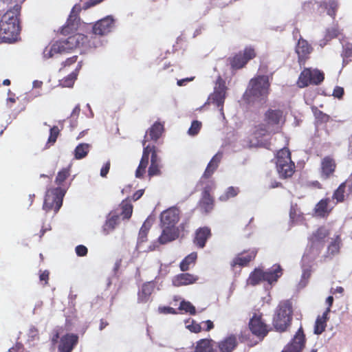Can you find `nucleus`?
<instances>
[{
	"label": "nucleus",
	"mask_w": 352,
	"mask_h": 352,
	"mask_svg": "<svg viewBox=\"0 0 352 352\" xmlns=\"http://www.w3.org/2000/svg\"><path fill=\"white\" fill-rule=\"evenodd\" d=\"M179 219V212L173 207L161 214V223L163 228L162 235L159 238L160 243H166L175 240L178 236V228L176 227Z\"/></svg>",
	"instance_id": "nucleus-5"
},
{
	"label": "nucleus",
	"mask_w": 352,
	"mask_h": 352,
	"mask_svg": "<svg viewBox=\"0 0 352 352\" xmlns=\"http://www.w3.org/2000/svg\"><path fill=\"white\" fill-rule=\"evenodd\" d=\"M114 20L111 16H107L98 21L93 27V32L96 35H105L109 33L113 28Z\"/></svg>",
	"instance_id": "nucleus-15"
},
{
	"label": "nucleus",
	"mask_w": 352,
	"mask_h": 352,
	"mask_svg": "<svg viewBox=\"0 0 352 352\" xmlns=\"http://www.w3.org/2000/svg\"><path fill=\"white\" fill-rule=\"evenodd\" d=\"M80 105L78 104L73 109L71 116H78V114L80 113Z\"/></svg>",
	"instance_id": "nucleus-60"
},
{
	"label": "nucleus",
	"mask_w": 352,
	"mask_h": 352,
	"mask_svg": "<svg viewBox=\"0 0 352 352\" xmlns=\"http://www.w3.org/2000/svg\"><path fill=\"white\" fill-rule=\"evenodd\" d=\"M194 352H218L217 344L214 342L204 339L199 341L197 344Z\"/></svg>",
	"instance_id": "nucleus-21"
},
{
	"label": "nucleus",
	"mask_w": 352,
	"mask_h": 352,
	"mask_svg": "<svg viewBox=\"0 0 352 352\" xmlns=\"http://www.w3.org/2000/svg\"><path fill=\"white\" fill-rule=\"evenodd\" d=\"M160 159L157 157L155 150L153 151L151 155V163H160Z\"/></svg>",
	"instance_id": "nucleus-57"
},
{
	"label": "nucleus",
	"mask_w": 352,
	"mask_h": 352,
	"mask_svg": "<svg viewBox=\"0 0 352 352\" xmlns=\"http://www.w3.org/2000/svg\"><path fill=\"white\" fill-rule=\"evenodd\" d=\"M197 258V254L193 252L187 256L181 263L180 267L182 271H186L189 268V265L192 263Z\"/></svg>",
	"instance_id": "nucleus-37"
},
{
	"label": "nucleus",
	"mask_w": 352,
	"mask_h": 352,
	"mask_svg": "<svg viewBox=\"0 0 352 352\" xmlns=\"http://www.w3.org/2000/svg\"><path fill=\"white\" fill-rule=\"evenodd\" d=\"M78 342V337L74 334H67L61 338L58 345V352H72Z\"/></svg>",
	"instance_id": "nucleus-17"
},
{
	"label": "nucleus",
	"mask_w": 352,
	"mask_h": 352,
	"mask_svg": "<svg viewBox=\"0 0 352 352\" xmlns=\"http://www.w3.org/2000/svg\"><path fill=\"white\" fill-rule=\"evenodd\" d=\"M210 230L207 227L200 228L195 232L194 243L200 248H203L207 240L210 237Z\"/></svg>",
	"instance_id": "nucleus-19"
},
{
	"label": "nucleus",
	"mask_w": 352,
	"mask_h": 352,
	"mask_svg": "<svg viewBox=\"0 0 352 352\" xmlns=\"http://www.w3.org/2000/svg\"><path fill=\"white\" fill-rule=\"evenodd\" d=\"M276 165L280 177L287 178L294 173L295 165L291 160L290 152L287 148L280 149L276 154Z\"/></svg>",
	"instance_id": "nucleus-8"
},
{
	"label": "nucleus",
	"mask_w": 352,
	"mask_h": 352,
	"mask_svg": "<svg viewBox=\"0 0 352 352\" xmlns=\"http://www.w3.org/2000/svg\"><path fill=\"white\" fill-rule=\"evenodd\" d=\"M249 327L253 334L261 338L265 337L268 331L266 324L262 320L261 316L256 314L251 318Z\"/></svg>",
	"instance_id": "nucleus-12"
},
{
	"label": "nucleus",
	"mask_w": 352,
	"mask_h": 352,
	"mask_svg": "<svg viewBox=\"0 0 352 352\" xmlns=\"http://www.w3.org/2000/svg\"><path fill=\"white\" fill-rule=\"evenodd\" d=\"M222 158V153H217L210 160L204 172V176L209 177L218 167L219 163Z\"/></svg>",
	"instance_id": "nucleus-28"
},
{
	"label": "nucleus",
	"mask_w": 352,
	"mask_h": 352,
	"mask_svg": "<svg viewBox=\"0 0 352 352\" xmlns=\"http://www.w3.org/2000/svg\"><path fill=\"white\" fill-rule=\"evenodd\" d=\"M154 287L155 285L153 282L144 283L138 293V300L142 302H147L150 295L153 292Z\"/></svg>",
	"instance_id": "nucleus-25"
},
{
	"label": "nucleus",
	"mask_w": 352,
	"mask_h": 352,
	"mask_svg": "<svg viewBox=\"0 0 352 352\" xmlns=\"http://www.w3.org/2000/svg\"><path fill=\"white\" fill-rule=\"evenodd\" d=\"M344 94V89L341 87H336L333 92V96L336 98H338L340 99Z\"/></svg>",
	"instance_id": "nucleus-52"
},
{
	"label": "nucleus",
	"mask_w": 352,
	"mask_h": 352,
	"mask_svg": "<svg viewBox=\"0 0 352 352\" xmlns=\"http://www.w3.org/2000/svg\"><path fill=\"white\" fill-rule=\"evenodd\" d=\"M346 186V183L344 182L341 184L338 189L335 191L333 195V200H336V203L337 202H341L343 201L345 197V191L344 188Z\"/></svg>",
	"instance_id": "nucleus-36"
},
{
	"label": "nucleus",
	"mask_w": 352,
	"mask_h": 352,
	"mask_svg": "<svg viewBox=\"0 0 352 352\" xmlns=\"http://www.w3.org/2000/svg\"><path fill=\"white\" fill-rule=\"evenodd\" d=\"M305 335L302 327L296 333L292 341L289 343L282 352H301L305 346Z\"/></svg>",
	"instance_id": "nucleus-14"
},
{
	"label": "nucleus",
	"mask_w": 352,
	"mask_h": 352,
	"mask_svg": "<svg viewBox=\"0 0 352 352\" xmlns=\"http://www.w3.org/2000/svg\"><path fill=\"white\" fill-rule=\"evenodd\" d=\"M269 87L268 77L266 76H259L252 79L245 93V100L249 104H264L269 94Z\"/></svg>",
	"instance_id": "nucleus-4"
},
{
	"label": "nucleus",
	"mask_w": 352,
	"mask_h": 352,
	"mask_svg": "<svg viewBox=\"0 0 352 352\" xmlns=\"http://www.w3.org/2000/svg\"><path fill=\"white\" fill-rule=\"evenodd\" d=\"M329 234L330 230L328 226L320 227L312 234L310 241L313 245L318 246L323 245Z\"/></svg>",
	"instance_id": "nucleus-18"
},
{
	"label": "nucleus",
	"mask_w": 352,
	"mask_h": 352,
	"mask_svg": "<svg viewBox=\"0 0 352 352\" xmlns=\"http://www.w3.org/2000/svg\"><path fill=\"white\" fill-rule=\"evenodd\" d=\"M151 220L149 219H147L144 224L142 225V228H140L139 236H138V244H137V248L140 251L142 250V243L146 241V236L148 230L150 229L151 226Z\"/></svg>",
	"instance_id": "nucleus-26"
},
{
	"label": "nucleus",
	"mask_w": 352,
	"mask_h": 352,
	"mask_svg": "<svg viewBox=\"0 0 352 352\" xmlns=\"http://www.w3.org/2000/svg\"><path fill=\"white\" fill-rule=\"evenodd\" d=\"M164 127L160 122H155L146 132L147 137L150 138V140L157 141L161 136Z\"/></svg>",
	"instance_id": "nucleus-29"
},
{
	"label": "nucleus",
	"mask_w": 352,
	"mask_h": 352,
	"mask_svg": "<svg viewBox=\"0 0 352 352\" xmlns=\"http://www.w3.org/2000/svg\"><path fill=\"white\" fill-rule=\"evenodd\" d=\"M312 49L307 41L300 39L296 47V52L298 54L299 62L301 63L308 54L311 52Z\"/></svg>",
	"instance_id": "nucleus-22"
},
{
	"label": "nucleus",
	"mask_w": 352,
	"mask_h": 352,
	"mask_svg": "<svg viewBox=\"0 0 352 352\" xmlns=\"http://www.w3.org/2000/svg\"><path fill=\"white\" fill-rule=\"evenodd\" d=\"M76 252L80 256H85L87 253V248L84 245H78L76 248Z\"/></svg>",
	"instance_id": "nucleus-51"
},
{
	"label": "nucleus",
	"mask_w": 352,
	"mask_h": 352,
	"mask_svg": "<svg viewBox=\"0 0 352 352\" xmlns=\"http://www.w3.org/2000/svg\"><path fill=\"white\" fill-rule=\"evenodd\" d=\"M285 122V116L283 111L276 109H269L265 113L264 122L257 126L253 133L256 140H251L252 146H263L267 144L266 137L272 133L278 132Z\"/></svg>",
	"instance_id": "nucleus-1"
},
{
	"label": "nucleus",
	"mask_w": 352,
	"mask_h": 352,
	"mask_svg": "<svg viewBox=\"0 0 352 352\" xmlns=\"http://www.w3.org/2000/svg\"><path fill=\"white\" fill-rule=\"evenodd\" d=\"M89 145L88 144H80L74 151L75 158L80 160L84 158L88 153Z\"/></svg>",
	"instance_id": "nucleus-34"
},
{
	"label": "nucleus",
	"mask_w": 352,
	"mask_h": 352,
	"mask_svg": "<svg viewBox=\"0 0 352 352\" xmlns=\"http://www.w3.org/2000/svg\"><path fill=\"white\" fill-rule=\"evenodd\" d=\"M322 176L324 178L329 177L335 170L336 164L333 159L329 157H324L321 163Z\"/></svg>",
	"instance_id": "nucleus-23"
},
{
	"label": "nucleus",
	"mask_w": 352,
	"mask_h": 352,
	"mask_svg": "<svg viewBox=\"0 0 352 352\" xmlns=\"http://www.w3.org/2000/svg\"><path fill=\"white\" fill-rule=\"evenodd\" d=\"M58 133H59V130L57 126H54V127L51 128L48 142L50 143H54L56 140Z\"/></svg>",
	"instance_id": "nucleus-50"
},
{
	"label": "nucleus",
	"mask_w": 352,
	"mask_h": 352,
	"mask_svg": "<svg viewBox=\"0 0 352 352\" xmlns=\"http://www.w3.org/2000/svg\"><path fill=\"white\" fill-rule=\"evenodd\" d=\"M336 203L330 198L320 200L315 207V212L318 216L325 217L329 214Z\"/></svg>",
	"instance_id": "nucleus-16"
},
{
	"label": "nucleus",
	"mask_w": 352,
	"mask_h": 352,
	"mask_svg": "<svg viewBox=\"0 0 352 352\" xmlns=\"http://www.w3.org/2000/svg\"><path fill=\"white\" fill-rule=\"evenodd\" d=\"M338 36V30L336 28H332L331 30H327V37L331 38Z\"/></svg>",
	"instance_id": "nucleus-56"
},
{
	"label": "nucleus",
	"mask_w": 352,
	"mask_h": 352,
	"mask_svg": "<svg viewBox=\"0 0 352 352\" xmlns=\"http://www.w3.org/2000/svg\"><path fill=\"white\" fill-rule=\"evenodd\" d=\"M160 174V163H151L148 168V175L150 177L159 175Z\"/></svg>",
	"instance_id": "nucleus-46"
},
{
	"label": "nucleus",
	"mask_w": 352,
	"mask_h": 352,
	"mask_svg": "<svg viewBox=\"0 0 352 352\" xmlns=\"http://www.w3.org/2000/svg\"><path fill=\"white\" fill-rule=\"evenodd\" d=\"M159 311L162 314H176L175 309L170 307H160Z\"/></svg>",
	"instance_id": "nucleus-53"
},
{
	"label": "nucleus",
	"mask_w": 352,
	"mask_h": 352,
	"mask_svg": "<svg viewBox=\"0 0 352 352\" xmlns=\"http://www.w3.org/2000/svg\"><path fill=\"white\" fill-rule=\"evenodd\" d=\"M85 46L96 47L89 42H87L86 36L82 34H76L64 41L54 43L49 49L47 47L45 48L43 55L45 58H49L53 57L55 54L66 53L74 48Z\"/></svg>",
	"instance_id": "nucleus-3"
},
{
	"label": "nucleus",
	"mask_w": 352,
	"mask_h": 352,
	"mask_svg": "<svg viewBox=\"0 0 352 352\" xmlns=\"http://www.w3.org/2000/svg\"><path fill=\"white\" fill-rule=\"evenodd\" d=\"M239 192L238 188L234 187H229L227 190L219 197V199L223 201L228 200L230 198L234 197L237 195Z\"/></svg>",
	"instance_id": "nucleus-38"
},
{
	"label": "nucleus",
	"mask_w": 352,
	"mask_h": 352,
	"mask_svg": "<svg viewBox=\"0 0 352 352\" xmlns=\"http://www.w3.org/2000/svg\"><path fill=\"white\" fill-rule=\"evenodd\" d=\"M110 168V162H108L105 164V165L100 170V175L102 177H105L108 173Z\"/></svg>",
	"instance_id": "nucleus-54"
},
{
	"label": "nucleus",
	"mask_w": 352,
	"mask_h": 352,
	"mask_svg": "<svg viewBox=\"0 0 352 352\" xmlns=\"http://www.w3.org/2000/svg\"><path fill=\"white\" fill-rule=\"evenodd\" d=\"M242 56L245 60L246 63L256 56L254 50L251 47H248L244 50Z\"/></svg>",
	"instance_id": "nucleus-44"
},
{
	"label": "nucleus",
	"mask_w": 352,
	"mask_h": 352,
	"mask_svg": "<svg viewBox=\"0 0 352 352\" xmlns=\"http://www.w3.org/2000/svg\"><path fill=\"white\" fill-rule=\"evenodd\" d=\"M292 305L289 301L281 302L274 316L273 324L278 331H285L292 320Z\"/></svg>",
	"instance_id": "nucleus-6"
},
{
	"label": "nucleus",
	"mask_w": 352,
	"mask_h": 352,
	"mask_svg": "<svg viewBox=\"0 0 352 352\" xmlns=\"http://www.w3.org/2000/svg\"><path fill=\"white\" fill-rule=\"evenodd\" d=\"M236 345V338L231 336L226 338L217 344V351L218 352H232Z\"/></svg>",
	"instance_id": "nucleus-20"
},
{
	"label": "nucleus",
	"mask_w": 352,
	"mask_h": 352,
	"mask_svg": "<svg viewBox=\"0 0 352 352\" xmlns=\"http://www.w3.org/2000/svg\"><path fill=\"white\" fill-rule=\"evenodd\" d=\"M80 10L79 8L74 6L71 12V14L67 19V27L66 29L69 30H76L78 27V12Z\"/></svg>",
	"instance_id": "nucleus-30"
},
{
	"label": "nucleus",
	"mask_w": 352,
	"mask_h": 352,
	"mask_svg": "<svg viewBox=\"0 0 352 352\" xmlns=\"http://www.w3.org/2000/svg\"><path fill=\"white\" fill-rule=\"evenodd\" d=\"M226 87L225 86V82L221 78H219L215 84L214 92L208 98L212 103L217 105L219 108V111L223 118H225L223 113V103L226 96Z\"/></svg>",
	"instance_id": "nucleus-11"
},
{
	"label": "nucleus",
	"mask_w": 352,
	"mask_h": 352,
	"mask_svg": "<svg viewBox=\"0 0 352 352\" xmlns=\"http://www.w3.org/2000/svg\"><path fill=\"white\" fill-rule=\"evenodd\" d=\"M330 312L329 307H327L325 311L321 316H318L316 319L315 327H314V333L317 335L321 334L327 327V322L328 320V314Z\"/></svg>",
	"instance_id": "nucleus-24"
},
{
	"label": "nucleus",
	"mask_w": 352,
	"mask_h": 352,
	"mask_svg": "<svg viewBox=\"0 0 352 352\" xmlns=\"http://www.w3.org/2000/svg\"><path fill=\"white\" fill-rule=\"evenodd\" d=\"M76 61V57L74 56L72 58H68L65 61V65H70L73 64L74 63H75Z\"/></svg>",
	"instance_id": "nucleus-63"
},
{
	"label": "nucleus",
	"mask_w": 352,
	"mask_h": 352,
	"mask_svg": "<svg viewBox=\"0 0 352 352\" xmlns=\"http://www.w3.org/2000/svg\"><path fill=\"white\" fill-rule=\"evenodd\" d=\"M21 6L14 5L3 14L0 20V38L5 42L12 43L16 39L20 27L18 16Z\"/></svg>",
	"instance_id": "nucleus-2"
},
{
	"label": "nucleus",
	"mask_w": 352,
	"mask_h": 352,
	"mask_svg": "<svg viewBox=\"0 0 352 352\" xmlns=\"http://www.w3.org/2000/svg\"><path fill=\"white\" fill-rule=\"evenodd\" d=\"M205 325H206V331H210L214 327L213 323L210 320H207L204 322Z\"/></svg>",
	"instance_id": "nucleus-61"
},
{
	"label": "nucleus",
	"mask_w": 352,
	"mask_h": 352,
	"mask_svg": "<svg viewBox=\"0 0 352 352\" xmlns=\"http://www.w3.org/2000/svg\"><path fill=\"white\" fill-rule=\"evenodd\" d=\"M119 217L117 214L110 213L105 223L103 226V231L107 234L111 232L118 224Z\"/></svg>",
	"instance_id": "nucleus-31"
},
{
	"label": "nucleus",
	"mask_w": 352,
	"mask_h": 352,
	"mask_svg": "<svg viewBox=\"0 0 352 352\" xmlns=\"http://www.w3.org/2000/svg\"><path fill=\"white\" fill-rule=\"evenodd\" d=\"M340 249V241L339 237L337 236L336 239L333 240L328 247V251L332 254H334L337 252H338Z\"/></svg>",
	"instance_id": "nucleus-45"
},
{
	"label": "nucleus",
	"mask_w": 352,
	"mask_h": 352,
	"mask_svg": "<svg viewBox=\"0 0 352 352\" xmlns=\"http://www.w3.org/2000/svg\"><path fill=\"white\" fill-rule=\"evenodd\" d=\"M281 275V269L279 265H274L271 269L265 272L261 269H256L250 274L248 283L252 285H255L264 281L272 284L273 282L277 281Z\"/></svg>",
	"instance_id": "nucleus-7"
},
{
	"label": "nucleus",
	"mask_w": 352,
	"mask_h": 352,
	"mask_svg": "<svg viewBox=\"0 0 352 352\" xmlns=\"http://www.w3.org/2000/svg\"><path fill=\"white\" fill-rule=\"evenodd\" d=\"M103 0H89L88 2L86 3L85 6V9L89 8L91 6H94L100 2H102Z\"/></svg>",
	"instance_id": "nucleus-55"
},
{
	"label": "nucleus",
	"mask_w": 352,
	"mask_h": 352,
	"mask_svg": "<svg viewBox=\"0 0 352 352\" xmlns=\"http://www.w3.org/2000/svg\"><path fill=\"white\" fill-rule=\"evenodd\" d=\"M66 190L58 187L47 190L44 200L43 209L50 210L54 209L57 212L63 204V199Z\"/></svg>",
	"instance_id": "nucleus-9"
},
{
	"label": "nucleus",
	"mask_w": 352,
	"mask_h": 352,
	"mask_svg": "<svg viewBox=\"0 0 352 352\" xmlns=\"http://www.w3.org/2000/svg\"><path fill=\"white\" fill-rule=\"evenodd\" d=\"M144 191L142 190H138L134 195H133V200L137 201L143 195Z\"/></svg>",
	"instance_id": "nucleus-58"
},
{
	"label": "nucleus",
	"mask_w": 352,
	"mask_h": 352,
	"mask_svg": "<svg viewBox=\"0 0 352 352\" xmlns=\"http://www.w3.org/2000/svg\"><path fill=\"white\" fill-rule=\"evenodd\" d=\"M179 308L180 310L188 312L190 314H195V307L190 302L182 301Z\"/></svg>",
	"instance_id": "nucleus-43"
},
{
	"label": "nucleus",
	"mask_w": 352,
	"mask_h": 352,
	"mask_svg": "<svg viewBox=\"0 0 352 352\" xmlns=\"http://www.w3.org/2000/svg\"><path fill=\"white\" fill-rule=\"evenodd\" d=\"M193 80V78H184V79H181V80H179L177 81V85L179 86H183L185 85V83L186 82H189V81H191Z\"/></svg>",
	"instance_id": "nucleus-59"
},
{
	"label": "nucleus",
	"mask_w": 352,
	"mask_h": 352,
	"mask_svg": "<svg viewBox=\"0 0 352 352\" xmlns=\"http://www.w3.org/2000/svg\"><path fill=\"white\" fill-rule=\"evenodd\" d=\"M324 80V74L318 69H305L300 74L297 84L303 88L309 84L318 85Z\"/></svg>",
	"instance_id": "nucleus-10"
},
{
	"label": "nucleus",
	"mask_w": 352,
	"mask_h": 352,
	"mask_svg": "<svg viewBox=\"0 0 352 352\" xmlns=\"http://www.w3.org/2000/svg\"><path fill=\"white\" fill-rule=\"evenodd\" d=\"M122 215L124 219H129L131 217L133 212V206L128 202H123L122 204Z\"/></svg>",
	"instance_id": "nucleus-42"
},
{
	"label": "nucleus",
	"mask_w": 352,
	"mask_h": 352,
	"mask_svg": "<svg viewBox=\"0 0 352 352\" xmlns=\"http://www.w3.org/2000/svg\"><path fill=\"white\" fill-rule=\"evenodd\" d=\"M48 276H49V273L47 271H45L43 272L41 275H40V279L41 280H47V278H48Z\"/></svg>",
	"instance_id": "nucleus-64"
},
{
	"label": "nucleus",
	"mask_w": 352,
	"mask_h": 352,
	"mask_svg": "<svg viewBox=\"0 0 352 352\" xmlns=\"http://www.w3.org/2000/svg\"><path fill=\"white\" fill-rule=\"evenodd\" d=\"M212 203L213 199L209 194V190L206 188L201 199V206L204 207L206 212H208L212 209Z\"/></svg>",
	"instance_id": "nucleus-33"
},
{
	"label": "nucleus",
	"mask_w": 352,
	"mask_h": 352,
	"mask_svg": "<svg viewBox=\"0 0 352 352\" xmlns=\"http://www.w3.org/2000/svg\"><path fill=\"white\" fill-rule=\"evenodd\" d=\"M246 64L245 60H244L242 54H239L236 55L231 63L232 67L236 69H240L243 67Z\"/></svg>",
	"instance_id": "nucleus-39"
},
{
	"label": "nucleus",
	"mask_w": 352,
	"mask_h": 352,
	"mask_svg": "<svg viewBox=\"0 0 352 352\" xmlns=\"http://www.w3.org/2000/svg\"><path fill=\"white\" fill-rule=\"evenodd\" d=\"M201 122L198 121H193L190 128L188 129V134L190 135H195L198 133L201 129Z\"/></svg>",
	"instance_id": "nucleus-48"
},
{
	"label": "nucleus",
	"mask_w": 352,
	"mask_h": 352,
	"mask_svg": "<svg viewBox=\"0 0 352 352\" xmlns=\"http://www.w3.org/2000/svg\"><path fill=\"white\" fill-rule=\"evenodd\" d=\"M148 140L149 138H148L147 135H145L144 140L142 142L144 146L143 154L139 166L135 172L136 177H141L145 173V169L148 164L149 154L155 151V146L151 147L149 145L146 146V142Z\"/></svg>",
	"instance_id": "nucleus-13"
},
{
	"label": "nucleus",
	"mask_w": 352,
	"mask_h": 352,
	"mask_svg": "<svg viewBox=\"0 0 352 352\" xmlns=\"http://www.w3.org/2000/svg\"><path fill=\"white\" fill-rule=\"evenodd\" d=\"M80 66L79 65L76 71L69 74L67 78H65L62 82L61 85L65 87H72L76 80L78 76V71L80 69Z\"/></svg>",
	"instance_id": "nucleus-35"
},
{
	"label": "nucleus",
	"mask_w": 352,
	"mask_h": 352,
	"mask_svg": "<svg viewBox=\"0 0 352 352\" xmlns=\"http://www.w3.org/2000/svg\"><path fill=\"white\" fill-rule=\"evenodd\" d=\"M186 327L189 329L191 332L198 333L201 331V327L200 324L196 323L195 321L192 320L191 323H189L188 321L186 322Z\"/></svg>",
	"instance_id": "nucleus-47"
},
{
	"label": "nucleus",
	"mask_w": 352,
	"mask_h": 352,
	"mask_svg": "<svg viewBox=\"0 0 352 352\" xmlns=\"http://www.w3.org/2000/svg\"><path fill=\"white\" fill-rule=\"evenodd\" d=\"M196 279L190 274H181L173 279V284L176 287L192 283Z\"/></svg>",
	"instance_id": "nucleus-27"
},
{
	"label": "nucleus",
	"mask_w": 352,
	"mask_h": 352,
	"mask_svg": "<svg viewBox=\"0 0 352 352\" xmlns=\"http://www.w3.org/2000/svg\"><path fill=\"white\" fill-rule=\"evenodd\" d=\"M255 256V253L252 252L250 253H245L238 255L232 261V265L243 266L249 263Z\"/></svg>",
	"instance_id": "nucleus-32"
},
{
	"label": "nucleus",
	"mask_w": 352,
	"mask_h": 352,
	"mask_svg": "<svg viewBox=\"0 0 352 352\" xmlns=\"http://www.w3.org/2000/svg\"><path fill=\"white\" fill-rule=\"evenodd\" d=\"M69 169L63 168L58 173V175L55 179V183L60 186L62 183L69 176Z\"/></svg>",
	"instance_id": "nucleus-40"
},
{
	"label": "nucleus",
	"mask_w": 352,
	"mask_h": 352,
	"mask_svg": "<svg viewBox=\"0 0 352 352\" xmlns=\"http://www.w3.org/2000/svg\"><path fill=\"white\" fill-rule=\"evenodd\" d=\"M324 6L327 10V14L329 16H333L335 14V10L338 6V3L336 0H325Z\"/></svg>",
	"instance_id": "nucleus-41"
},
{
	"label": "nucleus",
	"mask_w": 352,
	"mask_h": 352,
	"mask_svg": "<svg viewBox=\"0 0 352 352\" xmlns=\"http://www.w3.org/2000/svg\"><path fill=\"white\" fill-rule=\"evenodd\" d=\"M344 292V289L342 287H337L335 289H331V293L333 294L336 293L342 294Z\"/></svg>",
	"instance_id": "nucleus-62"
},
{
	"label": "nucleus",
	"mask_w": 352,
	"mask_h": 352,
	"mask_svg": "<svg viewBox=\"0 0 352 352\" xmlns=\"http://www.w3.org/2000/svg\"><path fill=\"white\" fill-rule=\"evenodd\" d=\"M311 275V270L309 268H304L302 274L301 280L300 282V285L302 287H304L306 284L307 281L310 277Z\"/></svg>",
	"instance_id": "nucleus-49"
}]
</instances>
